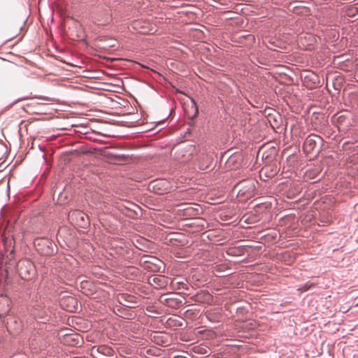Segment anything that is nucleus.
Listing matches in <instances>:
<instances>
[{
    "mask_svg": "<svg viewBox=\"0 0 358 358\" xmlns=\"http://www.w3.org/2000/svg\"><path fill=\"white\" fill-rule=\"evenodd\" d=\"M313 286H314L313 283H306L303 286H302L299 289V290L301 291V292H306V291H307L308 289H309L310 287H312Z\"/></svg>",
    "mask_w": 358,
    "mask_h": 358,
    "instance_id": "obj_9",
    "label": "nucleus"
},
{
    "mask_svg": "<svg viewBox=\"0 0 358 358\" xmlns=\"http://www.w3.org/2000/svg\"><path fill=\"white\" fill-rule=\"evenodd\" d=\"M20 275L24 280H29L36 275V268L34 263L27 259L20 260L17 264Z\"/></svg>",
    "mask_w": 358,
    "mask_h": 358,
    "instance_id": "obj_2",
    "label": "nucleus"
},
{
    "mask_svg": "<svg viewBox=\"0 0 358 358\" xmlns=\"http://www.w3.org/2000/svg\"><path fill=\"white\" fill-rule=\"evenodd\" d=\"M91 355L94 358H111L114 355V350L109 346L100 345L91 349Z\"/></svg>",
    "mask_w": 358,
    "mask_h": 358,
    "instance_id": "obj_4",
    "label": "nucleus"
},
{
    "mask_svg": "<svg viewBox=\"0 0 358 358\" xmlns=\"http://www.w3.org/2000/svg\"><path fill=\"white\" fill-rule=\"evenodd\" d=\"M69 218L76 225L82 228H86L90 224L88 216L80 210L71 212L69 215Z\"/></svg>",
    "mask_w": 358,
    "mask_h": 358,
    "instance_id": "obj_3",
    "label": "nucleus"
},
{
    "mask_svg": "<svg viewBox=\"0 0 358 358\" xmlns=\"http://www.w3.org/2000/svg\"><path fill=\"white\" fill-rule=\"evenodd\" d=\"M231 161H232V158H231V159L229 160L228 163H229Z\"/></svg>",
    "mask_w": 358,
    "mask_h": 358,
    "instance_id": "obj_11",
    "label": "nucleus"
},
{
    "mask_svg": "<svg viewBox=\"0 0 358 358\" xmlns=\"http://www.w3.org/2000/svg\"><path fill=\"white\" fill-rule=\"evenodd\" d=\"M320 139L319 136L315 134L309 135L303 143V149L306 152H311L317 145V141Z\"/></svg>",
    "mask_w": 358,
    "mask_h": 358,
    "instance_id": "obj_5",
    "label": "nucleus"
},
{
    "mask_svg": "<svg viewBox=\"0 0 358 358\" xmlns=\"http://www.w3.org/2000/svg\"><path fill=\"white\" fill-rule=\"evenodd\" d=\"M149 283L155 288H160L166 285V278L162 275L152 276L148 279Z\"/></svg>",
    "mask_w": 358,
    "mask_h": 358,
    "instance_id": "obj_7",
    "label": "nucleus"
},
{
    "mask_svg": "<svg viewBox=\"0 0 358 358\" xmlns=\"http://www.w3.org/2000/svg\"><path fill=\"white\" fill-rule=\"evenodd\" d=\"M61 303L62 306L66 304L65 309L67 311L73 312L76 310L77 301L73 296L64 297L61 301Z\"/></svg>",
    "mask_w": 358,
    "mask_h": 358,
    "instance_id": "obj_6",
    "label": "nucleus"
},
{
    "mask_svg": "<svg viewBox=\"0 0 358 358\" xmlns=\"http://www.w3.org/2000/svg\"><path fill=\"white\" fill-rule=\"evenodd\" d=\"M308 76H310V77H311V76L316 77V76H315V74H313V73H309V76H307L306 77H308Z\"/></svg>",
    "mask_w": 358,
    "mask_h": 358,
    "instance_id": "obj_10",
    "label": "nucleus"
},
{
    "mask_svg": "<svg viewBox=\"0 0 358 358\" xmlns=\"http://www.w3.org/2000/svg\"><path fill=\"white\" fill-rule=\"evenodd\" d=\"M164 180H155V181H153L152 183H151V185L153 189H155V188H158L159 189V186L161 185H162V183H164Z\"/></svg>",
    "mask_w": 358,
    "mask_h": 358,
    "instance_id": "obj_8",
    "label": "nucleus"
},
{
    "mask_svg": "<svg viewBox=\"0 0 358 358\" xmlns=\"http://www.w3.org/2000/svg\"><path fill=\"white\" fill-rule=\"evenodd\" d=\"M34 246L38 253L45 256H50L55 253V244L47 238H38L34 241Z\"/></svg>",
    "mask_w": 358,
    "mask_h": 358,
    "instance_id": "obj_1",
    "label": "nucleus"
}]
</instances>
